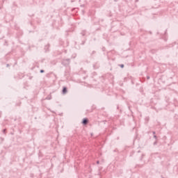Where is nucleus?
Masks as SVG:
<instances>
[{"instance_id": "9", "label": "nucleus", "mask_w": 178, "mask_h": 178, "mask_svg": "<svg viewBox=\"0 0 178 178\" xmlns=\"http://www.w3.org/2000/svg\"><path fill=\"white\" fill-rule=\"evenodd\" d=\"M147 80H149V76H147Z\"/></svg>"}, {"instance_id": "10", "label": "nucleus", "mask_w": 178, "mask_h": 178, "mask_svg": "<svg viewBox=\"0 0 178 178\" xmlns=\"http://www.w3.org/2000/svg\"><path fill=\"white\" fill-rule=\"evenodd\" d=\"M47 99H51V97H47Z\"/></svg>"}, {"instance_id": "7", "label": "nucleus", "mask_w": 178, "mask_h": 178, "mask_svg": "<svg viewBox=\"0 0 178 178\" xmlns=\"http://www.w3.org/2000/svg\"><path fill=\"white\" fill-rule=\"evenodd\" d=\"M63 90H67V88L66 86H64V87L63 88Z\"/></svg>"}, {"instance_id": "6", "label": "nucleus", "mask_w": 178, "mask_h": 178, "mask_svg": "<svg viewBox=\"0 0 178 178\" xmlns=\"http://www.w3.org/2000/svg\"><path fill=\"white\" fill-rule=\"evenodd\" d=\"M45 71L44 70H40V73H44Z\"/></svg>"}, {"instance_id": "1", "label": "nucleus", "mask_w": 178, "mask_h": 178, "mask_svg": "<svg viewBox=\"0 0 178 178\" xmlns=\"http://www.w3.org/2000/svg\"><path fill=\"white\" fill-rule=\"evenodd\" d=\"M70 63V59L67 58V59H64L62 61V65H63V66H69Z\"/></svg>"}, {"instance_id": "5", "label": "nucleus", "mask_w": 178, "mask_h": 178, "mask_svg": "<svg viewBox=\"0 0 178 178\" xmlns=\"http://www.w3.org/2000/svg\"><path fill=\"white\" fill-rule=\"evenodd\" d=\"M120 66V67H122V68L124 67V65H123V64H121Z\"/></svg>"}, {"instance_id": "12", "label": "nucleus", "mask_w": 178, "mask_h": 178, "mask_svg": "<svg viewBox=\"0 0 178 178\" xmlns=\"http://www.w3.org/2000/svg\"><path fill=\"white\" fill-rule=\"evenodd\" d=\"M9 66V64H7V67H8Z\"/></svg>"}, {"instance_id": "8", "label": "nucleus", "mask_w": 178, "mask_h": 178, "mask_svg": "<svg viewBox=\"0 0 178 178\" xmlns=\"http://www.w3.org/2000/svg\"><path fill=\"white\" fill-rule=\"evenodd\" d=\"M6 131V129H3V133L4 134H5Z\"/></svg>"}, {"instance_id": "3", "label": "nucleus", "mask_w": 178, "mask_h": 178, "mask_svg": "<svg viewBox=\"0 0 178 178\" xmlns=\"http://www.w3.org/2000/svg\"><path fill=\"white\" fill-rule=\"evenodd\" d=\"M67 93V90H63V94L65 95V94Z\"/></svg>"}, {"instance_id": "13", "label": "nucleus", "mask_w": 178, "mask_h": 178, "mask_svg": "<svg viewBox=\"0 0 178 178\" xmlns=\"http://www.w3.org/2000/svg\"><path fill=\"white\" fill-rule=\"evenodd\" d=\"M97 163H99V161H97Z\"/></svg>"}, {"instance_id": "11", "label": "nucleus", "mask_w": 178, "mask_h": 178, "mask_svg": "<svg viewBox=\"0 0 178 178\" xmlns=\"http://www.w3.org/2000/svg\"><path fill=\"white\" fill-rule=\"evenodd\" d=\"M154 138H156V136L154 135Z\"/></svg>"}, {"instance_id": "4", "label": "nucleus", "mask_w": 178, "mask_h": 178, "mask_svg": "<svg viewBox=\"0 0 178 178\" xmlns=\"http://www.w3.org/2000/svg\"><path fill=\"white\" fill-rule=\"evenodd\" d=\"M81 34L82 35H86V31H82Z\"/></svg>"}, {"instance_id": "14", "label": "nucleus", "mask_w": 178, "mask_h": 178, "mask_svg": "<svg viewBox=\"0 0 178 178\" xmlns=\"http://www.w3.org/2000/svg\"><path fill=\"white\" fill-rule=\"evenodd\" d=\"M154 134H155V132H153Z\"/></svg>"}, {"instance_id": "2", "label": "nucleus", "mask_w": 178, "mask_h": 178, "mask_svg": "<svg viewBox=\"0 0 178 178\" xmlns=\"http://www.w3.org/2000/svg\"><path fill=\"white\" fill-rule=\"evenodd\" d=\"M82 123L83 124H87V123H88V120L87 118L83 119Z\"/></svg>"}]
</instances>
